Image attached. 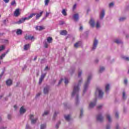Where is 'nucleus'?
I'll use <instances>...</instances> for the list:
<instances>
[{
	"mask_svg": "<svg viewBox=\"0 0 129 129\" xmlns=\"http://www.w3.org/2000/svg\"><path fill=\"white\" fill-rule=\"evenodd\" d=\"M96 119L99 122H103L104 121V117L102 115V113H99L96 116Z\"/></svg>",
	"mask_w": 129,
	"mask_h": 129,
	"instance_id": "20e7f679",
	"label": "nucleus"
},
{
	"mask_svg": "<svg viewBox=\"0 0 129 129\" xmlns=\"http://www.w3.org/2000/svg\"><path fill=\"white\" fill-rule=\"evenodd\" d=\"M46 75H47V73L41 74L40 78L39 79V84H41V83H42V82H43V80H44V79L45 78V77H46Z\"/></svg>",
	"mask_w": 129,
	"mask_h": 129,
	"instance_id": "1a4fd4ad",
	"label": "nucleus"
},
{
	"mask_svg": "<svg viewBox=\"0 0 129 129\" xmlns=\"http://www.w3.org/2000/svg\"><path fill=\"white\" fill-rule=\"evenodd\" d=\"M106 129H110V124H107Z\"/></svg>",
	"mask_w": 129,
	"mask_h": 129,
	"instance_id": "5fc2aeb1",
	"label": "nucleus"
},
{
	"mask_svg": "<svg viewBox=\"0 0 129 129\" xmlns=\"http://www.w3.org/2000/svg\"><path fill=\"white\" fill-rule=\"evenodd\" d=\"M64 118L67 121H70V115H65Z\"/></svg>",
	"mask_w": 129,
	"mask_h": 129,
	"instance_id": "473e14b6",
	"label": "nucleus"
},
{
	"mask_svg": "<svg viewBox=\"0 0 129 129\" xmlns=\"http://www.w3.org/2000/svg\"><path fill=\"white\" fill-rule=\"evenodd\" d=\"M11 6H17V4L16 3V1H14L11 3Z\"/></svg>",
	"mask_w": 129,
	"mask_h": 129,
	"instance_id": "4d7b16f0",
	"label": "nucleus"
},
{
	"mask_svg": "<svg viewBox=\"0 0 129 129\" xmlns=\"http://www.w3.org/2000/svg\"><path fill=\"white\" fill-rule=\"evenodd\" d=\"M56 81H57V80L56 79H53L52 82H51V84L52 85H54L55 84V83H56Z\"/></svg>",
	"mask_w": 129,
	"mask_h": 129,
	"instance_id": "13d9d810",
	"label": "nucleus"
},
{
	"mask_svg": "<svg viewBox=\"0 0 129 129\" xmlns=\"http://www.w3.org/2000/svg\"><path fill=\"white\" fill-rule=\"evenodd\" d=\"M61 13L62 15H64L65 17L67 16V13L66 12V10H65V9H63Z\"/></svg>",
	"mask_w": 129,
	"mask_h": 129,
	"instance_id": "58836bf2",
	"label": "nucleus"
},
{
	"mask_svg": "<svg viewBox=\"0 0 129 129\" xmlns=\"http://www.w3.org/2000/svg\"><path fill=\"white\" fill-rule=\"evenodd\" d=\"M83 116V109H81V112H80V117H82Z\"/></svg>",
	"mask_w": 129,
	"mask_h": 129,
	"instance_id": "49530a36",
	"label": "nucleus"
},
{
	"mask_svg": "<svg viewBox=\"0 0 129 129\" xmlns=\"http://www.w3.org/2000/svg\"><path fill=\"white\" fill-rule=\"evenodd\" d=\"M95 94L96 97H98L99 99H102L104 93L102 91V90L100 88H97Z\"/></svg>",
	"mask_w": 129,
	"mask_h": 129,
	"instance_id": "f03ea898",
	"label": "nucleus"
},
{
	"mask_svg": "<svg viewBox=\"0 0 129 129\" xmlns=\"http://www.w3.org/2000/svg\"><path fill=\"white\" fill-rule=\"evenodd\" d=\"M40 95H41V93H38L35 97V98H38V97H39Z\"/></svg>",
	"mask_w": 129,
	"mask_h": 129,
	"instance_id": "338daca9",
	"label": "nucleus"
},
{
	"mask_svg": "<svg viewBox=\"0 0 129 129\" xmlns=\"http://www.w3.org/2000/svg\"><path fill=\"white\" fill-rule=\"evenodd\" d=\"M59 114V111H55L52 117V120H56V117H57V115Z\"/></svg>",
	"mask_w": 129,
	"mask_h": 129,
	"instance_id": "5701e85b",
	"label": "nucleus"
},
{
	"mask_svg": "<svg viewBox=\"0 0 129 129\" xmlns=\"http://www.w3.org/2000/svg\"><path fill=\"white\" fill-rule=\"evenodd\" d=\"M10 50H8L6 52L2 53L1 55V60H3L5 57H6V55L9 53Z\"/></svg>",
	"mask_w": 129,
	"mask_h": 129,
	"instance_id": "a211bd4d",
	"label": "nucleus"
},
{
	"mask_svg": "<svg viewBox=\"0 0 129 129\" xmlns=\"http://www.w3.org/2000/svg\"><path fill=\"white\" fill-rule=\"evenodd\" d=\"M115 129H119V126L118 125V124H117L115 126Z\"/></svg>",
	"mask_w": 129,
	"mask_h": 129,
	"instance_id": "774afa93",
	"label": "nucleus"
},
{
	"mask_svg": "<svg viewBox=\"0 0 129 129\" xmlns=\"http://www.w3.org/2000/svg\"><path fill=\"white\" fill-rule=\"evenodd\" d=\"M12 84H13V81H12V80L9 79L6 81V85H7V86H11Z\"/></svg>",
	"mask_w": 129,
	"mask_h": 129,
	"instance_id": "aec40b11",
	"label": "nucleus"
},
{
	"mask_svg": "<svg viewBox=\"0 0 129 129\" xmlns=\"http://www.w3.org/2000/svg\"><path fill=\"white\" fill-rule=\"evenodd\" d=\"M49 45L48 44V43L47 42H45L44 43V47L47 48H48Z\"/></svg>",
	"mask_w": 129,
	"mask_h": 129,
	"instance_id": "0e129e2a",
	"label": "nucleus"
},
{
	"mask_svg": "<svg viewBox=\"0 0 129 129\" xmlns=\"http://www.w3.org/2000/svg\"><path fill=\"white\" fill-rule=\"evenodd\" d=\"M126 20V17H121L119 18L118 21L120 22H124Z\"/></svg>",
	"mask_w": 129,
	"mask_h": 129,
	"instance_id": "b1692460",
	"label": "nucleus"
},
{
	"mask_svg": "<svg viewBox=\"0 0 129 129\" xmlns=\"http://www.w3.org/2000/svg\"><path fill=\"white\" fill-rule=\"evenodd\" d=\"M114 43H116V44H121L122 42L119 39H116L114 40Z\"/></svg>",
	"mask_w": 129,
	"mask_h": 129,
	"instance_id": "7c9ffc66",
	"label": "nucleus"
},
{
	"mask_svg": "<svg viewBox=\"0 0 129 129\" xmlns=\"http://www.w3.org/2000/svg\"><path fill=\"white\" fill-rule=\"evenodd\" d=\"M105 70V68L104 67H100L99 71V73H102Z\"/></svg>",
	"mask_w": 129,
	"mask_h": 129,
	"instance_id": "72a5a7b5",
	"label": "nucleus"
},
{
	"mask_svg": "<svg viewBox=\"0 0 129 129\" xmlns=\"http://www.w3.org/2000/svg\"><path fill=\"white\" fill-rule=\"evenodd\" d=\"M25 40H35V37H34V36H31V35H28L26 34L25 37H24Z\"/></svg>",
	"mask_w": 129,
	"mask_h": 129,
	"instance_id": "6e6552de",
	"label": "nucleus"
},
{
	"mask_svg": "<svg viewBox=\"0 0 129 129\" xmlns=\"http://www.w3.org/2000/svg\"><path fill=\"white\" fill-rule=\"evenodd\" d=\"M82 78H81L77 84L75 83L73 86V91L72 93V97H75V104L78 105L79 103V91H80V85L82 83Z\"/></svg>",
	"mask_w": 129,
	"mask_h": 129,
	"instance_id": "f257e3e1",
	"label": "nucleus"
},
{
	"mask_svg": "<svg viewBox=\"0 0 129 129\" xmlns=\"http://www.w3.org/2000/svg\"><path fill=\"white\" fill-rule=\"evenodd\" d=\"M49 2L50 0H45L44 1L45 6H48L49 5Z\"/></svg>",
	"mask_w": 129,
	"mask_h": 129,
	"instance_id": "a18cd8bd",
	"label": "nucleus"
},
{
	"mask_svg": "<svg viewBox=\"0 0 129 129\" xmlns=\"http://www.w3.org/2000/svg\"><path fill=\"white\" fill-rule=\"evenodd\" d=\"M49 113H50V111H49V110H45L42 113V116H43V117H45V116H47V115H48Z\"/></svg>",
	"mask_w": 129,
	"mask_h": 129,
	"instance_id": "412c9836",
	"label": "nucleus"
},
{
	"mask_svg": "<svg viewBox=\"0 0 129 129\" xmlns=\"http://www.w3.org/2000/svg\"><path fill=\"white\" fill-rule=\"evenodd\" d=\"M36 30L37 31H43V30H45V27L44 26H36Z\"/></svg>",
	"mask_w": 129,
	"mask_h": 129,
	"instance_id": "4be33fe9",
	"label": "nucleus"
},
{
	"mask_svg": "<svg viewBox=\"0 0 129 129\" xmlns=\"http://www.w3.org/2000/svg\"><path fill=\"white\" fill-rule=\"evenodd\" d=\"M43 13H44V11H41L40 13H36V19L39 20L41 17H42V15H43Z\"/></svg>",
	"mask_w": 129,
	"mask_h": 129,
	"instance_id": "f3484780",
	"label": "nucleus"
},
{
	"mask_svg": "<svg viewBox=\"0 0 129 129\" xmlns=\"http://www.w3.org/2000/svg\"><path fill=\"white\" fill-rule=\"evenodd\" d=\"M64 83H65V84H68V83H69V79H68L67 78H65Z\"/></svg>",
	"mask_w": 129,
	"mask_h": 129,
	"instance_id": "3c124183",
	"label": "nucleus"
},
{
	"mask_svg": "<svg viewBox=\"0 0 129 129\" xmlns=\"http://www.w3.org/2000/svg\"><path fill=\"white\" fill-rule=\"evenodd\" d=\"M89 24L92 28H94V25H95V22L93 18H91L89 21Z\"/></svg>",
	"mask_w": 129,
	"mask_h": 129,
	"instance_id": "4468645a",
	"label": "nucleus"
},
{
	"mask_svg": "<svg viewBox=\"0 0 129 129\" xmlns=\"http://www.w3.org/2000/svg\"><path fill=\"white\" fill-rule=\"evenodd\" d=\"M63 81V79H61L59 81L58 85L57 86H59L61 83H62V82Z\"/></svg>",
	"mask_w": 129,
	"mask_h": 129,
	"instance_id": "680f3d73",
	"label": "nucleus"
},
{
	"mask_svg": "<svg viewBox=\"0 0 129 129\" xmlns=\"http://www.w3.org/2000/svg\"><path fill=\"white\" fill-rule=\"evenodd\" d=\"M73 18L74 19V21H75V22H78L79 20V14H78V13L74 14L73 16Z\"/></svg>",
	"mask_w": 129,
	"mask_h": 129,
	"instance_id": "ddd939ff",
	"label": "nucleus"
},
{
	"mask_svg": "<svg viewBox=\"0 0 129 129\" xmlns=\"http://www.w3.org/2000/svg\"><path fill=\"white\" fill-rule=\"evenodd\" d=\"M75 71V69L73 68V69H71L70 71H69V73L71 74V75H72V74H73L74 73V72Z\"/></svg>",
	"mask_w": 129,
	"mask_h": 129,
	"instance_id": "ea45409f",
	"label": "nucleus"
},
{
	"mask_svg": "<svg viewBox=\"0 0 129 129\" xmlns=\"http://www.w3.org/2000/svg\"><path fill=\"white\" fill-rule=\"evenodd\" d=\"M26 111H27V110H26V109H25V107H24V106H22L20 108V114H24V113H25Z\"/></svg>",
	"mask_w": 129,
	"mask_h": 129,
	"instance_id": "dca6fc26",
	"label": "nucleus"
},
{
	"mask_svg": "<svg viewBox=\"0 0 129 129\" xmlns=\"http://www.w3.org/2000/svg\"><path fill=\"white\" fill-rule=\"evenodd\" d=\"M34 115L33 114H30V116H29V117H30V120H32V119H34Z\"/></svg>",
	"mask_w": 129,
	"mask_h": 129,
	"instance_id": "864d4df0",
	"label": "nucleus"
},
{
	"mask_svg": "<svg viewBox=\"0 0 129 129\" xmlns=\"http://www.w3.org/2000/svg\"><path fill=\"white\" fill-rule=\"evenodd\" d=\"M60 35H61L62 36H66V35H67V31L62 30L60 31Z\"/></svg>",
	"mask_w": 129,
	"mask_h": 129,
	"instance_id": "c85d7f7f",
	"label": "nucleus"
},
{
	"mask_svg": "<svg viewBox=\"0 0 129 129\" xmlns=\"http://www.w3.org/2000/svg\"><path fill=\"white\" fill-rule=\"evenodd\" d=\"M127 82H128L127 79H124L123 81V83L124 85H127Z\"/></svg>",
	"mask_w": 129,
	"mask_h": 129,
	"instance_id": "09e8293b",
	"label": "nucleus"
},
{
	"mask_svg": "<svg viewBox=\"0 0 129 129\" xmlns=\"http://www.w3.org/2000/svg\"><path fill=\"white\" fill-rule=\"evenodd\" d=\"M20 15V9H16L14 12V16H15V17H19Z\"/></svg>",
	"mask_w": 129,
	"mask_h": 129,
	"instance_id": "6ab92c4d",
	"label": "nucleus"
},
{
	"mask_svg": "<svg viewBox=\"0 0 129 129\" xmlns=\"http://www.w3.org/2000/svg\"><path fill=\"white\" fill-rule=\"evenodd\" d=\"M50 91V87L49 86H46L43 89L44 94H49V91Z\"/></svg>",
	"mask_w": 129,
	"mask_h": 129,
	"instance_id": "423d86ee",
	"label": "nucleus"
},
{
	"mask_svg": "<svg viewBox=\"0 0 129 129\" xmlns=\"http://www.w3.org/2000/svg\"><path fill=\"white\" fill-rule=\"evenodd\" d=\"M118 115H119L118 112H116L115 114V117H116V118H118Z\"/></svg>",
	"mask_w": 129,
	"mask_h": 129,
	"instance_id": "69168bd1",
	"label": "nucleus"
},
{
	"mask_svg": "<svg viewBox=\"0 0 129 129\" xmlns=\"http://www.w3.org/2000/svg\"><path fill=\"white\" fill-rule=\"evenodd\" d=\"M121 58H122V59L125 61H129V57L125 56L124 55H121Z\"/></svg>",
	"mask_w": 129,
	"mask_h": 129,
	"instance_id": "bb28decb",
	"label": "nucleus"
},
{
	"mask_svg": "<svg viewBox=\"0 0 129 129\" xmlns=\"http://www.w3.org/2000/svg\"><path fill=\"white\" fill-rule=\"evenodd\" d=\"M81 75H82V70H79L78 72V77H81Z\"/></svg>",
	"mask_w": 129,
	"mask_h": 129,
	"instance_id": "37998d69",
	"label": "nucleus"
},
{
	"mask_svg": "<svg viewBox=\"0 0 129 129\" xmlns=\"http://www.w3.org/2000/svg\"><path fill=\"white\" fill-rule=\"evenodd\" d=\"M95 105H96V102H91L89 105V109H92V108H93Z\"/></svg>",
	"mask_w": 129,
	"mask_h": 129,
	"instance_id": "9b49d317",
	"label": "nucleus"
},
{
	"mask_svg": "<svg viewBox=\"0 0 129 129\" xmlns=\"http://www.w3.org/2000/svg\"><path fill=\"white\" fill-rule=\"evenodd\" d=\"M16 34L17 35H22L23 34V31L21 29H17Z\"/></svg>",
	"mask_w": 129,
	"mask_h": 129,
	"instance_id": "c9c22d12",
	"label": "nucleus"
},
{
	"mask_svg": "<svg viewBox=\"0 0 129 129\" xmlns=\"http://www.w3.org/2000/svg\"><path fill=\"white\" fill-rule=\"evenodd\" d=\"M7 127L6 125H2L1 127V129H7Z\"/></svg>",
	"mask_w": 129,
	"mask_h": 129,
	"instance_id": "bf43d9fd",
	"label": "nucleus"
},
{
	"mask_svg": "<svg viewBox=\"0 0 129 129\" xmlns=\"http://www.w3.org/2000/svg\"><path fill=\"white\" fill-rule=\"evenodd\" d=\"M113 6H114V4L113 3H111L109 4V7L110 8H112V7H113Z\"/></svg>",
	"mask_w": 129,
	"mask_h": 129,
	"instance_id": "6e6d98bb",
	"label": "nucleus"
},
{
	"mask_svg": "<svg viewBox=\"0 0 129 129\" xmlns=\"http://www.w3.org/2000/svg\"><path fill=\"white\" fill-rule=\"evenodd\" d=\"M6 49V45H2L1 46V51H4Z\"/></svg>",
	"mask_w": 129,
	"mask_h": 129,
	"instance_id": "79ce46f5",
	"label": "nucleus"
},
{
	"mask_svg": "<svg viewBox=\"0 0 129 129\" xmlns=\"http://www.w3.org/2000/svg\"><path fill=\"white\" fill-rule=\"evenodd\" d=\"M26 20H30V18L29 17V16L28 17H25L24 18L21 19L19 21L15 22V24H22V23H24V22H25Z\"/></svg>",
	"mask_w": 129,
	"mask_h": 129,
	"instance_id": "0eeeda50",
	"label": "nucleus"
},
{
	"mask_svg": "<svg viewBox=\"0 0 129 129\" xmlns=\"http://www.w3.org/2000/svg\"><path fill=\"white\" fill-rule=\"evenodd\" d=\"M37 120H38V118H35L34 119H32L31 120V124H35L36 122H37Z\"/></svg>",
	"mask_w": 129,
	"mask_h": 129,
	"instance_id": "2f4dec72",
	"label": "nucleus"
},
{
	"mask_svg": "<svg viewBox=\"0 0 129 129\" xmlns=\"http://www.w3.org/2000/svg\"><path fill=\"white\" fill-rule=\"evenodd\" d=\"M63 81V79H61L59 81L58 85L57 86H59L61 83H62V82Z\"/></svg>",
	"mask_w": 129,
	"mask_h": 129,
	"instance_id": "052dcab7",
	"label": "nucleus"
},
{
	"mask_svg": "<svg viewBox=\"0 0 129 129\" xmlns=\"http://www.w3.org/2000/svg\"><path fill=\"white\" fill-rule=\"evenodd\" d=\"M92 78V75H89L88 76L87 81L85 83L84 86V90H83L84 94L86 92V91L88 89V86L90 84V81L91 80Z\"/></svg>",
	"mask_w": 129,
	"mask_h": 129,
	"instance_id": "7ed1b4c3",
	"label": "nucleus"
},
{
	"mask_svg": "<svg viewBox=\"0 0 129 129\" xmlns=\"http://www.w3.org/2000/svg\"><path fill=\"white\" fill-rule=\"evenodd\" d=\"M6 72V68H4L3 69V71H2V73H1V77H2V76H3V75H4V74H5V72Z\"/></svg>",
	"mask_w": 129,
	"mask_h": 129,
	"instance_id": "de8ad7c7",
	"label": "nucleus"
},
{
	"mask_svg": "<svg viewBox=\"0 0 129 129\" xmlns=\"http://www.w3.org/2000/svg\"><path fill=\"white\" fill-rule=\"evenodd\" d=\"M110 90V85L109 84H107L105 86V91L106 93H108L109 90Z\"/></svg>",
	"mask_w": 129,
	"mask_h": 129,
	"instance_id": "9d476101",
	"label": "nucleus"
},
{
	"mask_svg": "<svg viewBox=\"0 0 129 129\" xmlns=\"http://www.w3.org/2000/svg\"><path fill=\"white\" fill-rule=\"evenodd\" d=\"M26 129H32V128L31 127V126L29 125V124H27L26 125Z\"/></svg>",
	"mask_w": 129,
	"mask_h": 129,
	"instance_id": "603ef678",
	"label": "nucleus"
},
{
	"mask_svg": "<svg viewBox=\"0 0 129 129\" xmlns=\"http://www.w3.org/2000/svg\"><path fill=\"white\" fill-rule=\"evenodd\" d=\"M30 44H26L24 45V49L25 51H27V50H29L30 49Z\"/></svg>",
	"mask_w": 129,
	"mask_h": 129,
	"instance_id": "a878e982",
	"label": "nucleus"
},
{
	"mask_svg": "<svg viewBox=\"0 0 129 129\" xmlns=\"http://www.w3.org/2000/svg\"><path fill=\"white\" fill-rule=\"evenodd\" d=\"M104 16H105V12L104 10H102L100 13V20H102L104 18Z\"/></svg>",
	"mask_w": 129,
	"mask_h": 129,
	"instance_id": "2eb2a0df",
	"label": "nucleus"
},
{
	"mask_svg": "<svg viewBox=\"0 0 129 129\" xmlns=\"http://www.w3.org/2000/svg\"><path fill=\"white\" fill-rule=\"evenodd\" d=\"M36 15H37V13H32L28 17H29V19H32V18H33V17H35V16H36Z\"/></svg>",
	"mask_w": 129,
	"mask_h": 129,
	"instance_id": "a19ab883",
	"label": "nucleus"
},
{
	"mask_svg": "<svg viewBox=\"0 0 129 129\" xmlns=\"http://www.w3.org/2000/svg\"><path fill=\"white\" fill-rule=\"evenodd\" d=\"M63 81V79H61L59 81L58 85L57 86H59L61 83H62V82Z\"/></svg>",
	"mask_w": 129,
	"mask_h": 129,
	"instance_id": "e2e57ef3",
	"label": "nucleus"
},
{
	"mask_svg": "<svg viewBox=\"0 0 129 129\" xmlns=\"http://www.w3.org/2000/svg\"><path fill=\"white\" fill-rule=\"evenodd\" d=\"M106 117L109 123H111L112 122V118H111V116H110L109 114H107Z\"/></svg>",
	"mask_w": 129,
	"mask_h": 129,
	"instance_id": "f8f14e48",
	"label": "nucleus"
},
{
	"mask_svg": "<svg viewBox=\"0 0 129 129\" xmlns=\"http://www.w3.org/2000/svg\"><path fill=\"white\" fill-rule=\"evenodd\" d=\"M80 46H81V42L80 41H79L74 44L75 48H78V47H80Z\"/></svg>",
	"mask_w": 129,
	"mask_h": 129,
	"instance_id": "393cba45",
	"label": "nucleus"
},
{
	"mask_svg": "<svg viewBox=\"0 0 129 129\" xmlns=\"http://www.w3.org/2000/svg\"><path fill=\"white\" fill-rule=\"evenodd\" d=\"M96 28L97 29H99L100 28V23H99V21H97L96 24Z\"/></svg>",
	"mask_w": 129,
	"mask_h": 129,
	"instance_id": "4c0bfd02",
	"label": "nucleus"
},
{
	"mask_svg": "<svg viewBox=\"0 0 129 129\" xmlns=\"http://www.w3.org/2000/svg\"><path fill=\"white\" fill-rule=\"evenodd\" d=\"M60 124H61V122L59 121L56 124L55 127L56 128H59V125H60Z\"/></svg>",
	"mask_w": 129,
	"mask_h": 129,
	"instance_id": "c03bdc74",
	"label": "nucleus"
},
{
	"mask_svg": "<svg viewBox=\"0 0 129 129\" xmlns=\"http://www.w3.org/2000/svg\"><path fill=\"white\" fill-rule=\"evenodd\" d=\"M7 118L8 119H9V120H11V119H12V115H11V114H9L7 115Z\"/></svg>",
	"mask_w": 129,
	"mask_h": 129,
	"instance_id": "8fccbe9b",
	"label": "nucleus"
},
{
	"mask_svg": "<svg viewBox=\"0 0 129 129\" xmlns=\"http://www.w3.org/2000/svg\"><path fill=\"white\" fill-rule=\"evenodd\" d=\"M122 98L123 100H125V99H126V94H125V92L124 91L122 92Z\"/></svg>",
	"mask_w": 129,
	"mask_h": 129,
	"instance_id": "f704fd0d",
	"label": "nucleus"
},
{
	"mask_svg": "<svg viewBox=\"0 0 129 129\" xmlns=\"http://www.w3.org/2000/svg\"><path fill=\"white\" fill-rule=\"evenodd\" d=\"M47 43H49V44H51L52 42H53V38L51 37H49L47 38Z\"/></svg>",
	"mask_w": 129,
	"mask_h": 129,
	"instance_id": "c756f323",
	"label": "nucleus"
},
{
	"mask_svg": "<svg viewBox=\"0 0 129 129\" xmlns=\"http://www.w3.org/2000/svg\"><path fill=\"white\" fill-rule=\"evenodd\" d=\"M1 43L6 45V44H9V40L7 39H2Z\"/></svg>",
	"mask_w": 129,
	"mask_h": 129,
	"instance_id": "cd10ccee",
	"label": "nucleus"
},
{
	"mask_svg": "<svg viewBox=\"0 0 129 129\" xmlns=\"http://www.w3.org/2000/svg\"><path fill=\"white\" fill-rule=\"evenodd\" d=\"M98 45V40H97V39L96 38H95L93 41V45L91 48L92 51L95 50L96 48H97Z\"/></svg>",
	"mask_w": 129,
	"mask_h": 129,
	"instance_id": "39448f33",
	"label": "nucleus"
},
{
	"mask_svg": "<svg viewBox=\"0 0 129 129\" xmlns=\"http://www.w3.org/2000/svg\"><path fill=\"white\" fill-rule=\"evenodd\" d=\"M47 125L45 123H43L40 125V129H46Z\"/></svg>",
	"mask_w": 129,
	"mask_h": 129,
	"instance_id": "e433bc0d",
	"label": "nucleus"
}]
</instances>
